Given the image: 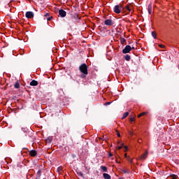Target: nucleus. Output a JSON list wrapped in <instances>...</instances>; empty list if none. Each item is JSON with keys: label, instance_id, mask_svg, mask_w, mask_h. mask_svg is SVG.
Masks as SVG:
<instances>
[{"label": "nucleus", "instance_id": "nucleus-1", "mask_svg": "<svg viewBox=\"0 0 179 179\" xmlns=\"http://www.w3.org/2000/svg\"><path fill=\"white\" fill-rule=\"evenodd\" d=\"M79 71H80V72H81V73H83L84 75H87V73H88V72H87V65L86 64H82L79 66Z\"/></svg>", "mask_w": 179, "mask_h": 179}, {"label": "nucleus", "instance_id": "nucleus-2", "mask_svg": "<svg viewBox=\"0 0 179 179\" xmlns=\"http://www.w3.org/2000/svg\"><path fill=\"white\" fill-rule=\"evenodd\" d=\"M113 10H114L115 13H117V14L121 13V10H122V6H121V5L115 6Z\"/></svg>", "mask_w": 179, "mask_h": 179}, {"label": "nucleus", "instance_id": "nucleus-3", "mask_svg": "<svg viewBox=\"0 0 179 179\" xmlns=\"http://www.w3.org/2000/svg\"><path fill=\"white\" fill-rule=\"evenodd\" d=\"M131 50H132V48L131 45H127L126 47L122 50L123 54H128V52H131Z\"/></svg>", "mask_w": 179, "mask_h": 179}, {"label": "nucleus", "instance_id": "nucleus-4", "mask_svg": "<svg viewBox=\"0 0 179 179\" xmlns=\"http://www.w3.org/2000/svg\"><path fill=\"white\" fill-rule=\"evenodd\" d=\"M25 16L27 17V19H31V17H34V13H33L31 11H28L26 13Z\"/></svg>", "mask_w": 179, "mask_h": 179}, {"label": "nucleus", "instance_id": "nucleus-5", "mask_svg": "<svg viewBox=\"0 0 179 179\" xmlns=\"http://www.w3.org/2000/svg\"><path fill=\"white\" fill-rule=\"evenodd\" d=\"M59 15L61 16V17H65V16H66V11L64 10H59Z\"/></svg>", "mask_w": 179, "mask_h": 179}, {"label": "nucleus", "instance_id": "nucleus-6", "mask_svg": "<svg viewBox=\"0 0 179 179\" xmlns=\"http://www.w3.org/2000/svg\"><path fill=\"white\" fill-rule=\"evenodd\" d=\"M106 26H112L113 24V20H106L105 22H104Z\"/></svg>", "mask_w": 179, "mask_h": 179}, {"label": "nucleus", "instance_id": "nucleus-7", "mask_svg": "<svg viewBox=\"0 0 179 179\" xmlns=\"http://www.w3.org/2000/svg\"><path fill=\"white\" fill-rule=\"evenodd\" d=\"M148 151H146L145 154H143L140 157V160H145V159H146V157H148Z\"/></svg>", "mask_w": 179, "mask_h": 179}, {"label": "nucleus", "instance_id": "nucleus-8", "mask_svg": "<svg viewBox=\"0 0 179 179\" xmlns=\"http://www.w3.org/2000/svg\"><path fill=\"white\" fill-rule=\"evenodd\" d=\"M29 155L30 156H31L32 157H34V156L37 155V151L32 150L29 152Z\"/></svg>", "mask_w": 179, "mask_h": 179}, {"label": "nucleus", "instance_id": "nucleus-9", "mask_svg": "<svg viewBox=\"0 0 179 179\" xmlns=\"http://www.w3.org/2000/svg\"><path fill=\"white\" fill-rule=\"evenodd\" d=\"M37 85H38V82L34 80L30 83V86H37Z\"/></svg>", "mask_w": 179, "mask_h": 179}, {"label": "nucleus", "instance_id": "nucleus-10", "mask_svg": "<svg viewBox=\"0 0 179 179\" xmlns=\"http://www.w3.org/2000/svg\"><path fill=\"white\" fill-rule=\"evenodd\" d=\"M103 176L104 179H111V176L108 173H103Z\"/></svg>", "mask_w": 179, "mask_h": 179}, {"label": "nucleus", "instance_id": "nucleus-11", "mask_svg": "<svg viewBox=\"0 0 179 179\" xmlns=\"http://www.w3.org/2000/svg\"><path fill=\"white\" fill-rule=\"evenodd\" d=\"M148 13H149L150 15H152V4H149V5H148Z\"/></svg>", "mask_w": 179, "mask_h": 179}, {"label": "nucleus", "instance_id": "nucleus-12", "mask_svg": "<svg viewBox=\"0 0 179 179\" xmlns=\"http://www.w3.org/2000/svg\"><path fill=\"white\" fill-rule=\"evenodd\" d=\"M14 87L15 89H19V87H20V84H19V83H15L14 85Z\"/></svg>", "mask_w": 179, "mask_h": 179}, {"label": "nucleus", "instance_id": "nucleus-13", "mask_svg": "<svg viewBox=\"0 0 179 179\" xmlns=\"http://www.w3.org/2000/svg\"><path fill=\"white\" fill-rule=\"evenodd\" d=\"M40 177H41V170L38 171L36 175V178H39Z\"/></svg>", "mask_w": 179, "mask_h": 179}, {"label": "nucleus", "instance_id": "nucleus-14", "mask_svg": "<svg viewBox=\"0 0 179 179\" xmlns=\"http://www.w3.org/2000/svg\"><path fill=\"white\" fill-rule=\"evenodd\" d=\"M127 115H129V113L128 112L124 113L122 116V120L127 118Z\"/></svg>", "mask_w": 179, "mask_h": 179}, {"label": "nucleus", "instance_id": "nucleus-15", "mask_svg": "<svg viewBox=\"0 0 179 179\" xmlns=\"http://www.w3.org/2000/svg\"><path fill=\"white\" fill-rule=\"evenodd\" d=\"M101 169H102V171H104L105 173H107V167L101 166Z\"/></svg>", "mask_w": 179, "mask_h": 179}, {"label": "nucleus", "instance_id": "nucleus-16", "mask_svg": "<svg viewBox=\"0 0 179 179\" xmlns=\"http://www.w3.org/2000/svg\"><path fill=\"white\" fill-rule=\"evenodd\" d=\"M124 59H126V61H129L131 59V56L127 55L124 56Z\"/></svg>", "mask_w": 179, "mask_h": 179}, {"label": "nucleus", "instance_id": "nucleus-17", "mask_svg": "<svg viewBox=\"0 0 179 179\" xmlns=\"http://www.w3.org/2000/svg\"><path fill=\"white\" fill-rule=\"evenodd\" d=\"M152 37L154 38H157V34H156V32H155V31H152Z\"/></svg>", "mask_w": 179, "mask_h": 179}, {"label": "nucleus", "instance_id": "nucleus-18", "mask_svg": "<svg viewBox=\"0 0 179 179\" xmlns=\"http://www.w3.org/2000/svg\"><path fill=\"white\" fill-rule=\"evenodd\" d=\"M127 160L129 162V163H133L132 159H131L129 157L127 158Z\"/></svg>", "mask_w": 179, "mask_h": 179}, {"label": "nucleus", "instance_id": "nucleus-19", "mask_svg": "<svg viewBox=\"0 0 179 179\" xmlns=\"http://www.w3.org/2000/svg\"><path fill=\"white\" fill-rule=\"evenodd\" d=\"M77 174H78V176H79L80 177H83V173H82V172H78Z\"/></svg>", "mask_w": 179, "mask_h": 179}, {"label": "nucleus", "instance_id": "nucleus-20", "mask_svg": "<svg viewBox=\"0 0 179 179\" xmlns=\"http://www.w3.org/2000/svg\"><path fill=\"white\" fill-rule=\"evenodd\" d=\"M126 9H127V10H129V12H132V9L129 8V6H127L126 7Z\"/></svg>", "mask_w": 179, "mask_h": 179}, {"label": "nucleus", "instance_id": "nucleus-21", "mask_svg": "<svg viewBox=\"0 0 179 179\" xmlns=\"http://www.w3.org/2000/svg\"><path fill=\"white\" fill-rule=\"evenodd\" d=\"M122 146H124V144H122L121 145L117 147V150H120V149H122Z\"/></svg>", "mask_w": 179, "mask_h": 179}, {"label": "nucleus", "instance_id": "nucleus-22", "mask_svg": "<svg viewBox=\"0 0 179 179\" xmlns=\"http://www.w3.org/2000/svg\"><path fill=\"white\" fill-rule=\"evenodd\" d=\"M143 115H145V113H140L138 117V118H141Z\"/></svg>", "mask_w": 179, "mask_h": 179}, {"label": "nucleus", "instance_id": "nucleus-23", "mask_svg": "<svg viewBox=\"0 0 179 179\" xmlns=\"http://www.w3.org/2000/svg\"><path fill=\"white\" fill-rule=\"evenodd\" d=\"M130 121H131V122H134L135 121V118L131 117L130 118Z\"/></svg>", "mask_w": 179, "mask_h": 179}, {"label": "nucleus", "instance_id": "nucleus-24", "mask_svg": "<svg viewBox=\"0 0 179 179\" xmlns=\"http://www.w3.org/2000/svg\"><path fill=\"white\" fill-rule=\"evenodd\" d=\"M111 104V102H106L104 103V106H110Z\"/></svg>", "mask_w": 179, "mask_h": 179}, {"label": "nucleus", "instance_id": "nucleus-25", "mask_svg": "<svg viewBox=\"0 0 179 179\" xmlns=\"http://www.w3.org/2000/svg\"><path fill=\"white\" fill-rule=\"evenodd\" d=\"M159 45V47L161 48H164V45Z\"/></svg>", "mask_w": 179, "mask_h": 179}, {"label": "nucleus", "instance_id": "nucleus-26", "mask_svg": "<svg viewBox=\"0 0 179 179\" xmlns=\"http://www.w3.org/2000/svg\"><path fill=\"white\" fill-rule=\"evenodd\" d=\"M123 172H124V173H129V171H125V170H124Z\"/></svg>", "mask_w": 179, "mask_h": 179}, {"label": "nucleus", "instance_id": "nucleus-27", "mask_svg": "<svg viewBox=\"0 0 179 179\" xmlns=\"http://www.w3.org/2000/svg\"><path fill=\"white\" fill-rule=\"evenodd\" d=\"M124 149H125V150H128V147L127 146H124Z\"/></svg>", "mask_w": 179, "mask_h": 179}, {"label": "nucleus", "instance_id": "nucleus-28", "mask_svg": "<svg viewBox=\"0 0 179 179\" xmlns=\"http://www.w3.org/2000/svg\"><path fill=\"white\" fill-rule=\"evenodd\" d=\"M173 179H177V176H173Z\"/></svg>", "mask_w": 179, "mask_h": 179}, {"label": "nucleus", "instance_id": "nucleus-29", "mask_svg": "<svg viewBox=\"0 0 179 179\" xmlns=\"http://www.w3.org/2000/svg\"><path fill=\"white\" fill-rule=\"evenodd\" d=\"M124 157H126V159H128V156L127 155V154H124Z\"/></svg>", "mask_w": 179, "mask_h": 179}, {"label": "nucleus", "instance_id": "nucleus-30", "mask_svg": "<svg viewBox=\"0 0 179 179\" xmlns=\"http://www.w3.org/2000/svg\"><path fill=\"white\" fill-rule=\"evenodd\" d=\"M111 156H113V154L109 153V157H111Z\"/></svg>", "mask_w": 179, "mask_h": 179}, {"label": "nucleus", "instance_id": "nucleus-31", "mask_svg": "<svg viewBox=\"0 0 179 179\" xmlns=\"http://www.w3.org/2000/svg\"><path fill=\"white\" fill-rule=\"evenodd\" d=\"M130 135H134V133L133 132H129Z\"/></svg>", "mask_w": 179, "mask_h": 179}, {"label": "nucleus", "instance_id": "nucleus-32", "mask_svg": "<svg viewBox=\"0 0 179 179\" xmlns=\"http://www.w3.org/2000/svg\"><path fill=\"white\" fill-rule=\"evenodd\" d=\"M52 19V17H48V20H50Z\"/></svg>", "mask_w": 179, "mask_h": 179}, {"label": "nucleus", "instance_id": "nucleus-33", "mask_svg": "<svg viewBox=\"0 0 179 179\" xmlns=\"http://www.w3.org/2000/svg\"><path fill=\"white\" fill-rule=\"evenodd\" d=\"M117 136H121V134H120V133H117Z\"/></svg>", "mask_w": 179, "mask_h": 179}, {"label": "nucleus", "instance_id": "nucleus-34", "mask_svg": "<svg viewBox=\"0 0 179 179\" xmlns=\"http://www.w3.org/2000/svg\"><path fill=\"white\" fill-rule=\"evenodd\" d=\"M123 41H124V39H122V40H121V43H122Z\"/></svg>", "mask_w": 179, "mask_h": 179}, {"label": "nucleus", "instance_id": "nucleus-35", "mask_svg": "<svg viewBox=\"0 0 179 179\" xmlns=\"http://www.w3.org/2000/svg\"><path fill=\"white\" fill-rule=\"evenodd\" d=\"M120 179H122V178H120Z\"/></svg>", "mask_w": 179, "mask_h": 179}]
</instances>
